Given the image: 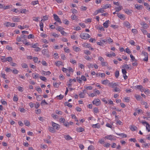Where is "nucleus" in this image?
Masks as SVG:
<instances>
[{
  "instance_id": "nucleus-57",
  "label": "nucleus",
  "mask_w": 150,
  "mask_h": 150,
  "mask_svg": "<svg viewBox=\"0 0 150 150\" xmlns=\"http://www.w3.org/2000/svg\"><path fill=\"white\" fill-rule=\"evenodd\" d=\"M5 71L8 72H10L12 71L10 68L6 67L5 68Z\"/></svg>"
},
{
  "instance_id": "nucleus-18",
  "label": "nucleus",
  "mask_w": 150,
  "mask_h": 150,
  "mask_svg": "<svg viewBox=\"0 0 150 150\" xmlns=\"http://www.w3.org/2000/svg\"><path fill=\"white\" fill-rule=\"evenodd\" d=\"M32 76L34 79H38L39 77V74L36 73L33 74Z\"/></svg>"
},
{
  "instance_id": "nucleus-52",
  "label": "nucleus",
  "mask_w": 150,
  "mask_h": 150,
  "mask_svg": "<svg viewBox=\"0 0 150 150\" xmlns=\"http://www.w3.org/2000/svg\"><path fill=\"white\" fill-rule=\"evenodd\" d=\"M40 78L41 80L44 81H45L47 80V79L45 77L41 76L40 77Z\"/></svg>"
},
{
  "instance_id": "nucleus-31",
  "label": "nucleus",
  "mask_w": 150,
  "mask_h": 150,
  "mask_svg": "<svg viewBox=\"0 0 150 150\" xmlns=\"http://www.w3.org/2000/svg\"><path fill=\"white\" fill-rule=\"evenodd\" d=\"M125 11V13L128 15H130L132 13V11L131 10H129L128 9H126Z\"/></svg>"
},
{
  "instance_id": "nucleus-55",
  "label": "nucleus",
  "mask_w": 150,
  "mask_h": 150,
  "mask_svg": "<svg viewBox=\"0 0 150 150\" xmlns=\"http://www.w3.org/2000/svg\"><path fill=\"white\" fill-rule=\"evenodd\" d=\"M94 112L96 113H97L98 112V109L97 108H93Z\"/></svg>"
},
{
  "instance_id": "nucleus-6",
  "label": "nucleus",
  "mask_w": 150,
  "mask_h": 150,
  "mask_svg": "<svg viewBox=\"0 0 150 150\" xmlns=\"http://www.w3.org/2000/svg\"><path fill=\"white\" fill-rule=\"evenodd\" d=\"M53 16L54 19L56 21L60 23H62V21L58 16L54 14L53 15Z\"/></svg>"
},
{
  "instance_id": "nucleus-4",
  "label": "nucleus",
  "mask_w": 150,
  "mask_h": 150,
  "mask_svg": "<svg viewBox=\"0 0 150 150\" xmlns=\"http://www.w3.org/2000/svg\"><path fill=\"white\" fill-rule=\"evenodd\" d=\"M93 103L96 106H98L100 104V101L99 99H96L93 101Z\"/></svg>"
},
{
  "instance_id": "nucleus-38",
  "label": "nucleus",
  "mask_w": 150,
  "mask_h": 150,
  "mask_svg": "<svg viewBox=\"0 0 150 150\" xmlns=\"http://www.w3.org/2000/svg\"><path fill=\"white\" fill-rule=\"evenodd\" d=\"M12 58L11 57H8L6 58V62H11L12 60Z\"/></svg>"
},
{
  "instance_id": "nucleus-58",
  "label": "nucleus",
  "mask_w": 150,
  "mask_h": 150,
  "mask_svg": "<svg viewBox=\"0 0 150 150\" xmlns=\"http://www.w3.org/2000/svg\"><path fill=\"white\" fill-rule=\"evenodd\" d=\"M38 43H36L32 44V46L31 47H32L35 48L37 47V46H38Z\"/></svg>"
},
{
  "instance_id": "nucleus-21",
  "label": "nucleus",
  "mask_w": 150,
  "mask_h": 150,
  "mask_svg": "<svg viewBox=\"0 0 150 150\" xmlns=\"http://www.w3.org/2000/svg\"><path fill=\"white\" fill-rule=\"evenodd\" d=\"M104 9H106L111 7V5L110 4H106L103 5V7Z\"/></svg>"
},
{
  "instance_id": "nucleus-41",
  "label": "nucleus",
  "mask_w": 150,
  "mask_h": 150,
  "mask_svg": "<svg viewBox=\"0 0 150 150\" xmlns=\"http://www.w3.org/2000/svg\"><path fill=\"white\" fill-rule=\"evenodd\" d=\"M132 32L134 34H137L138 33V30L135 29H132Z\"/></svg>"
},
{
  "instance_id": "nucleus-3",
  "label": "nucleus",
  "mask_w": 150,
  "mask_h": 150,
  "mask_svg": "<svg viewBox=\"0 0 150 150\" xmlns=\"http://www.w3.org/2000/svg\"><path fill=\"white\" fill-rule=\"evenodd\" d=\"M140 24L143 29H146L149 27V25L144 21L141 22Z\"/></svg>"
},
{
  "instance_id": "nucleus-36",
  "label": "nucleus",
  "mask_w": 150,
  "mask_h": 150,
  "mask_svg": "<svg viewBox=\"0 0 150 150\" xmlns=\"http://www.w3.org/2000/svg\"><path fill=\"white\" fill-rule=\"evenodd\" d=\"M107 42L109 44H110L113 42V40L110 38H108L107 39Z\"/></svg>"
},
{
  "instance_id": "nucleus-28",
  "label": "nucleus",
  "mask_w": 150,
  "mask_h": 150,
  "mask_svg": "<svg viewBox=\"0 0 150 150\" xmlns=\"http://www.w3.org/2000/svg\"><path fill=\"white\" fill-rule=\"evenodd\" d=\"M51 72L48 71H43L42 73V74L44 75H49L51 74Z\"/></svg>"
},
{
  "instance_id": "nucleus-40",
  "label": "nucleus",
  "mask_w": 150,
  "mask_h": 150,
  "mask_svg": "<svg viewBox=\"0 0 150 150\" xmlns=\"http://www.w3.org/2000/svg\"><path fill=\"white\" fill-rule=\"evenodd\" d=\"M71 116L72 118L74 119L76 121L78 122L79 121L78 120L77 118L75 115L72 114L71 115Z\"/></svg>"
},
{
  "instance_id": "nucleus-62",
  "label": "nucleus",
  "mask_w": 150,
  "mask_h": 150,
  "mask_svg": "<svg viewBox=\"0 0 150 150\" xmlns=\"http://www.w3.org/2000/svg\"><path fill=\"white\" fill-rule=\"evenodd\" d=\"M53 85L54 87L58 88L59 86V84L57 83H53Z\"/></svg>"
},
{
  "instance_id": "nucleus-22",
  "label": "nucleus",
  "mask_w": 150,
  "mask_h": 150,
  "mask_svg": "<svg viewBox=\"0 0 150 150\" xmlns=\"http://www.w3.org/2000/svg\"><path fill=\"white\" fill-rule=\"evenodd\" d=\"M141 104L142 105H144L145 108H147L149 107V105H148L147 103L145 101H142L141 103Z\"/></svg>"
},
{
  "instance_id": "nucleus-1",
  "label": "nucleus",
  "mask_w": 150,
  "mask_h": 150,
  "mask_svg": "<svg viewBox=\"0 0 150 150\" xmlns=\"http://www.w3.org/2000/svg\"><path fill=\"white\" fill-rule=\"evenodd\" d=\"M80 38L84 40H86L90 37V35L85 33L82 32L80 35Z\"/></svg>"
},
{
  "instance_id": "nucleus-10",
  "label": "nucleus",
  "mask_w": 150,
  "mask_h": 150,
  "mask_svg": "<svg viewBox=\"0 0 150 150\" xmlns=\"http://www.w3.org/2000/svg\"><path fill=\"white\" fill-rule=\"evenodd\" d=\"M42 53L44 55L48 56V50L47 49H43L42 51Z\"/></svg>"
},
{
  "instance_id": "nucleus-19",
  "label": "nucleus",
  "mask_w": 150,
  "mask_h": 150,
  "mask_svg": "<svg viewBox=\"0 0 150 150\" xmlns=\"http://www.w3.org/2000/svg\"><path fill=\"white\" fill-rule=\"evenodd\" d=\"M12 7V5L11 4L7 6H4L3 5V9L4 10H6L11 8Z\"/></svg>"
},
{
  "instance_id": "nucleus-34",
  "label": "nucleus",
  "mask_w": 150,
  "mask_h": 150,
  "mask_svg": "<svg viewBox=\"0 0 150 150\" xmlns=\"http://www.w3.org/2000/svg\"><path fill=\"white\" fill-rule=\"evenodd\" d=\"M54 129L52 127H50L49 128V131L52 133H54L55 132Z\"/></svg>"
},
{
  "instance_id": "nucleus-44",
  "label": "nucleus",
  "mask_w": 150,
  "mask_h": 150,
  "mask_svg": "<svg viewBox=\"0 0 150 150\" xmlns=\"http://www.w3.org/2000/svg\"><path fill=\"white\" fill-rule=\"evenodd\" d=\"M1 60L2 62H6V58L5 56H1Z\"/></svg>"
},
{
  "instance_id": "nucleus-9",
  "label": "nucleus",
  "mask_w": 150,
  "mask_h": 150,
  "mask_svg": "<svg viewBox=\"0 0 150 150\" xmlns=\"http://www.w3.org/2000/svg\"><path fill=\"white\" fill-rule=\"evenodd\" d=\"M123 25L124 26L127 28H129L130 27V24L128 21H125L123 23Z\"/></svg>"
},
{
  "instance_id": "nucleus-39",
  "label": "nucleus",
  "mask_w": 150,
  "mask_h": 150,
  "mask_svg": "<svg viewBox=\"0 0 150 150\" xmlns=\"http://www.w3.org/2000/svg\"><path fill=\"white\" fill-rule=\"evenodd\" d=\"M149 145L150 144L145 143L142 144V147L145 148H149Z\"/></svg>"
},
{
  "instance_id": "nucleus-5",
  "label": "nucleus",
  "mask_w": 150,
  "mask_h": 150,
  "mask_svg": "<svg viewBox=\"0 0 150 150\" xmlns=\"http://www.w3.org/2000/svg\"><path fill=\"white\" fill-rule=\"evenodd\" d=\"M52 125L53 127L56 129L58 130L60 128V126L57 124L52 122Z\"/></svg>"
},
{
  "instance_id": "nucleus-29",
  "label": "nucleus",
  "mask_w": 150,
  "mask_h": 150,
  "mask_svg": "<svg viewBox=\"0 0 150 150\" xmlns=\"http://www.w3.org/2000/svg\"><path fill=\"white\" fill-rule=\"evenodd\" d=\"M64 137L67 140H70L72 139V138L69 135L64 136Z\"/></svg>"
},
{
  "instance_id": "nucleus-56",
  "label": "nucleus",
  "mask_w": 150,
  "mask_h": 150,
  "mask_svg": "<svg viewBox=\"0 0 150 150\" xmlns=\"http://www.w3.org/2000/svg\"><path fill=\"white\" fill-rule=\"evenodd\" d=\"M18 91H19L20 92H22L23 91V88L22 87L19 86H18Z\"/></svg>"
},
{
  "instance_id": "nucleus-2",
  "label": "nucleus",
  "mask_w": 150,
  "mask_h": 150,
  "mask_svg": "<svg viewBox=\"0 0 150 150\" xmlns=\"http://www.w3.org/2000/svg\"><path fill=\"white\" fill-rule=\"evenodd\" d=\"M142 55L145 57L143 59V60L147 62L148 61V53L145 52L143 51L142 52Z\"/></svg>"
},
{
  "instance_id": "nucleus-60",
  "label": "nucleus",
  "mask_w": 150,
  "mask_h": 150,
  "mask_svg": "<svg viewBox=\"0 0 150 150\" xmlns=\"http://www.w3.org/2000/svg\"><path fill=\"white\" fill-rule=\"evenodd\" d=\"M85 88H86L88 90H91L93 89V87L91 86H88L86 87L84 86Z\"/></svg>"
},
{
  "instance_id": "nucleus-23",
  "label": "nucleus",
  "mask_w": 150,
  "mask_h": 150,
  "mask_svg": "<svg viewBox=\"0 0 150 150\" xmlns=\"http://www.w3.org/2000/svg\"><path fill=\"white\" fill-rule=\"evenodd\" d=\"M84 129L82 127H78L76 129V131L77 132H82L84 131Z\"/></svg>"
},
{
  "instance_id": "nucleus-13",
  "label": "nucleus",
  "mask_w": 150,
  "mask_h": 150,
  "mask_svg": "<svg viewBox=\"0 0 150 150\" xmlns=\"http://www.w3.org/2000/svg\"><path fill=\"white\" fill-rule=\"evenodd\" d=\"M110 23V21L109 20L106 21L103 24V25L104 28H108L109 26V24Z\"/></svg>"
},
{
  "instance_id": "nucleus-33",
  "label": "nucleus",
  "mask_w": 150,
  "mask_h": 150,
  "mask_svg": "<svg viewBox=\"0 0 150 150\" xmlns=\"http://www.w3.org/2000/svg\"><path fill=\"white\" fill-rule=\"evenodd\" d=\"M71 18L73 20H76L78 19V17L75 15H72L71 16Z\"/></svg>"
},
{
  "instance_id": "nucleus-35",
  "label": "nucleus",
  "mask_w": 150,
  "mask_h": 150,
  "mask_svg": "<svg viewBox=\"0 0 150 150\" xmlns=\"http://www.w3.org/2000/svg\"><path fill=\"white\" fill-rule=\"evenodd\" d=\"M117 134L119 135V136L121 137H127V135L122 133L120 134Z\"/></svg>"
},
{
  "instance_id": "nucleus-63",
  "label": "nucleus",
  "mask_w": 150,
  "mask_h": 150,
  "mask_svg": "<svg viewBox=\"0 0 150 150\" xmlns=\"http://www.w3.org/2000/svg\"><path fill=\"white\" fill-rule=\"evenodd\" d=\"M141 30L144 34H147L148 33L147 31L145 29H142Z\"/></svg>"
},
{
  "instance_id": "nucleus-26",
  "label": "nucleus",
  "mask_w": 150,
  "mask_h": 150,
  "mask_svg": "<svg viewBox=\"0 0 150 150\" xmlns=\"http://www.w3.org/2000/svg\"><path fill=\"white\" fill-rule=\"evenodd\" d=\"M122 8H123L122 6H119L118 7H115V8L116 11L118 12L122 9Z\"/></svg>"
},
{
  "instance_id": "nucleus-42",
  "label": "nucleus",
  "mask_w": 150,
  "mask_h": 150,
  "mask_svg": "<svg viewBox=\"0 0 150 150\" xmlns=\"http://www.w3.org/2000/svg\"><path fill=\"white\" fill-rule=\"evenodd\" d=\"M13 101H17L18 100V98L17 96L15 94L14 95V97H13Z\"/></svg>"
},
{
  "instance_id": "nucleus-46",
  "label": "nucleus",
  "mask_w": 150,
  "mask_h": 150,
  "mask_svg": "<svg viewBox=\"0 0 150 150\" xmlns=\"http://www.w3.org/2000/svg\"><path fill=\"white\" fill-rule=\"evenodd\" d=\"M146 128L149 132H150V126L149 123L147 124V125L146 126Z\"/></svg>"
},
{
  "instance_id": "nucleus-50",
  "label": "nucleus",
  "mask_w": 150,
  "mask_h": 150,
  "mask_svg": "<svg viewBox=\"0 0 150 150\" xmlns=\"http://www.w3.org/2000/svg\"><path fill=\"white\" fill-rule=\"evenodd\" d=\"M63 23L65 24L68 25L69 24V21L67 20V19H64L63 21Z\"/></svg>"
},
{
  "instance_id": "nucleus-27",
  "label": "nucleus",
  "mask_w": 150,
  "mask_h": 150,
  "mask_svg": "<svg viewBox=\"0 0 150 150\" xmlns=\"http://www.w3.org/2000/svg\"><path fill=\"white\" fill-rule=\"evenodd\" d=\"M135 7L136 9L138 10L142 9L143 7L142 5H139L138 4H136L135 5Z\"/></svg>"
},
{
  "instance_id": "nucleus-37",
  "label": "nucleus",
  "mask_w": 150,
  "mask_h": 150,
  "mask_svg": "<svg viewBox=\"0 0 150 150\" xmlns=\"http://www.w3.org/2000/svg\"><path fill=\"white\" fill-rule=\"evenodd\" d=\"M113 91L115 92H120L121 91V90L120 89L117 87H115Z\"/></svg>"
},
{
  "instance_id": "nucleus-59",
  "label": "nucleus",
  "mask_w": 150,
  "mask_h": 150,
  "mask_svg": "<svg viewBox=\"0 0 150 150\" xmlns=\"http://www.w3.org/2000/svg\"><path fill=\"white\" fill-rule=\"evenodd\" d=\"M26 27V25L23 26H22L21 25H19L18 26V28H19L20 29H21V30L23 29L24 28H25Z\"/></svg>"
},
{
  "instance_id": "nucleus-54",
  "label": "nucleus",
  "mask_w": 150,
  "mask_h": 150,
  "mask_svg": "<svg viewBox=\"0 0 150 150\" xmlns=\"http://www.w3.org/2000/svg\"><path fill=\"white\" fill-rule=\"evenodd\" d=\"M64 51L67 53H69L70 52V50L67 47L64 48Z\"/></svg>"
},
{
  "instance_id": "nucleus-47",
  "label": "nucleus",
  "mask_w": 150,
  "mask_h": 150,
  "mask_svg": "<svg viewBox=\"0 0 150 150\" xmlns=\"http://www.w3.org/2000/svg\"><path fill=\"white\" fill-rule=\"evenodd\" d=\"M21 65L22 67L23 68H27L28 67V66L27 64L25 63H22Z\"/></svg>"
},
{
  "instance_id": "nucleus-25",
  "label": "nucleus",
  "mask_w": 150,
  "mask_h": 150,
  "mask_svg": "<svg viewBox=\"0 0 150 150\" xmlns=\"http://www.w3.org/2000/svg\"><path fill=\"white\" fill-rule=\"evenodd\" d=\"M105 138L110 140H112L113 139L112 136L111 135H108L105 137Z\"/></svg>"
},
{
  "instance_id": "nucleus-20",
  "label": "nucleus",
  "mask_w": 150,
  "mask_h": 150,
  "mask_svg": "<svg viewBox=\"0 0 150 150\" xmlns=\"http://www.w3.org/2000/svg\"><path fill=\"white\" fill-rule=\"evenodd\" d=\"M12 21L14 22H19L20 20V18H19L17 17H13L11 18Z\"/></svg>"
},
{
  "instance_id": "nucleus-16",
  "label": "nucleus",
  "mask_w": 150,
  "mask_h": 150,
  "mask_svg": "<svg viewBox=\"0 0 150 150\" xmlns=\"http://www.w3.org/2000/svg\"><path fill=\"white\" fill-rule=\"evenodd\" d=\"M110 83V81L107 79L101 81V83L102 84L104 85L108 84V86H109Z\"/></svg>"
},
{
  "instance_id": "nucleus-8",
  "label": "nucleus",
  "mask_w": 150,
  "mask_h": 150,
  "mask_svg": "<svg viewBox=\"0 0 150 150\" xmlns=\"http://www.w3.org/2000/svg\"><path fill=\"white\" fill-rule=\"evenodd\" d=\"M117 86H118L117 83H110L109 85V86L111 88H115Z\"/></svg>"
},
{
  "instance_id": "nucleus-45",
  "label": "nucleus",
  "mask_w": 150,
  "mask_h": 150,
  "mask_svg": "<svg viewBox=\"0 0 150 150\" xmlns=\"http://www.w3.org/2000/svg\"><path fill=\"white\" fill-rule=\"evenodd\" d=\"M39 3L38 1H33L31 2V4L33 5H35Z\"/></svg>"
},
{
  "instance_id": "nucleus-32",
  "label": "nucleus",
  "mask_w": 150,
  "mask_h": 150,
  "mask_svg": "<svg viewBox=\"0 0 150 150\" xmlns=\"http://www.w3.org/2000/svg\"><path fill=\"white\" fill-rule=\"evenodd\" d=\"M92 127L93 128H98L100 127V125L99 124L93 125Z\"/></svg>"
},
{
  "instance_id": "nucleus-48",
  "label": "nucleus",
  "mask_w": 150,
  "mask_h": 150,
  "mask_svg": "<svg viewBox=\"0 0 150 150\" xmlns=\"http://www.w3.org/2000/svg\"><path fill=\"white\" fill-rule=\"evenodd\" d=\"M119 75V72L118 71H116L115 73V76L116 78H117Z\"/></svg>"
},
{
  "instance_id": "nucleus-64",
  "label": "nucleus",
  "mask_w": 150,
  "mask_h": 150,
  "mask_svg": "<svg viewBox=\"0 0 150 150\" xmlns=\"http://www.w3.org/2000/svg\"><path fill=\"white\" fill-rule=\"evenodd\" d=\"M88 149L89 150H94V147L93 146L91 145L88 146Z\"/></svg>"
},
{
  "instance_id": "nucleus-14",
  "label": "nucleus",
  "mask_w": 150,
  "mask_h": 150,
  "mask_svg": "<svg viewBox=\"0 0 150 150\" xmlns=\"http://www.w3.org/2000/svg\"><path fill=\"white\" fill-rule=\"evenodd\" d=\"M131 65L130 64L127 65V64H124L123 65L122 67L124 68V69H129L131 70V68L130 67Z\"/></svg>"
},
{
  "instance_id": "nucleus-11",
  "label": "nucleus",
  "mask_w": 150,
  "mask_h": 150,
  "mask_svg": "<svg viewBox=\"0 0 150 150\" xmlns=\"http://www.w3.org/2000/svg\"><path fill=\"white\" fill-rule=\"evenodd\" d=\"M55 64L57 66L59 67L60 66H63V62L61 61H58L55 62Z\"/></svg>"
},
{
  "instance_id": "nucleus-15",
  "label": "nucleus",
  "mask_w": 150,
  "mask_h": 150,
  "mask_svg": "<svg viewBox=\"0 0 150 150\" xmlns=\"http://www.w3.org/2000/svg\"><path fill=\"white\" fill-rule=\"evenodd\" d=\"M117 16L120 19L123 20H125V15L123 14H121L120 13H117Z\"/></svg>"
},
{
  "instance_id": "nucleus-30",
  "label": "nucleus",
  "mask_w": 150,
  "mask_h": 150,
  "mask_svg": "<svg viewBox=\"0 0 150 150\" xmlns=\"http://www.w3.org/2000/svg\"><path fill=\"white\" fill-rule=\"evenodd\" d=\"M24 122L26 126H29L30 125V123L29 121L25 120L24 121Z\"/></svg>"
},
{
  "instance_id": "nucleus-43",
  "label": "nucleus",
  "mask_w": 150,
  "mask_h": 150,
  "mask_svg": "<svg viewBox=\"0 0 150 150\" xmlns=\"http://www.w3.org/2000/svg\"><path fill=\"white\" fill-rule=\"evenodd\" d=\"M64 104L65 105L68 106L69 108H71L72 107V105L71 103H69L68 102H65Z\"/></svg>"
},
{
  "instance_id": "nucleus-51",
  "label": "nucleus",
  "mask_w": 150,
  "mask_h": 150,
  "mask_svg": "<svg viewBox=\"0 0 150 150\" xmlns=\"http://www.w3.org/2000/svg\"><path fill=\"white\" fill-rule=\"evenodd\" d=\"M110 144L109 143L107 142L105 143L104 145V146L106 148H108L110 147Z\"/></svg>"
},
{
  "instance_id": "nucleus-61",
  "label": "nucleus",
  "mask_w": 150,
  "mask_h": 150,
  "mask_svg": "<svg viewBox=\"0 0 150 150\" xmlns=\"http://www.w3.org/2000/svg\"><path fill=\"white\" fill-rule=\"evenodd\" d=\"M81 11H85L87 9V8L85 6H81Z\"/></svg>"
},
{
  "instance_id": "nucleus-17",
  "label": "nucleus",
  "mask_w": 150,
  "mask_h": 150,
  "mask_svg": "<svg viewBox=\"0 0 150 150\" xmlns=\"http://www.w3.org/2000/svg\"><path fill=\"white\" fill-rule=\"evenodd\" d=\"M73 50L76 52H79L81 50L80 48L78 47H77L75 46H73Z\"/></svg>"
},
{
  "instance_id": "nucleus-7",
  "label": "nucleus",
  "mask_w": 150,
  "mask_h": 150,
  "mask_svg": "<svg viewBox=\"0 0 150 150\" xmlns=\"http://www.w3.org/2000/svg\"><path fill=\"white\" fill-rule=\"evenodd\" d=\"M5 26L7 27H14L15 26V23L7 22L5 24Z\"/></svg>"
},
{
  "instance_id": "nucleus-24",
  "label": "nucleus",
  "mask_w": 150,
  "mask_h": 150,
  "mask_svg": "<svg viewBox=\"0 0 150 150\" xmlns=\"http://www.w3.org/2000/svg\"><path fill=\"white\" fill-rule=\"evenodd\" d=\"M130 129L132 131H134L136 130L137 128L136 126L132 125L131 126Z\"/></svg>"
},
{
  "instance_id": "nucleus-49",
  "label": "nucleus",
  "mask_w": 150,
  "mask_h": 150,
  "mask_svg": "<svg viewBox=\"0 0 150 150\" xmlns=\"http://www.w3.org/2000/svg\"><path fill=\"white\" fill-rule=\"evenodd\" d=\"M64 29V28L61 26H59L56 29L59 31H61Z\"/></svg>"
},
{
  "instance_id": "nucleus-53",
  "label": "nucleus",
  "mask_w": 150,
  "mask_h": 150,
  "mask_svg": "<svg viewBox=\"0 0 150 150\" xmlns=\"http://www.w3.org/2000/svg\"><path fill=\"white\" fill-rule=\"evenodd\" d=\"M12 71L13 73L14 74H17L19 72L16 69H14Z\"/></svg>"
},
{
  "instance_id": "nucleus-12",
  "label": "nucleus",
  "mask_w": 150,
  "mask_h": 150,
  "mask_svg": "<svg viewBox=\"0 0 150 150\" xmlns=\"http://www.w3.org/2000/svg\"><path fill=\"white\" fill-rule=\"evenodd\" d=\"M105 12L104 9L102 7V8H101L98 10H97L95 12L96 14H97L98 13H103Z\"/></svg>"
}]
</instances>
